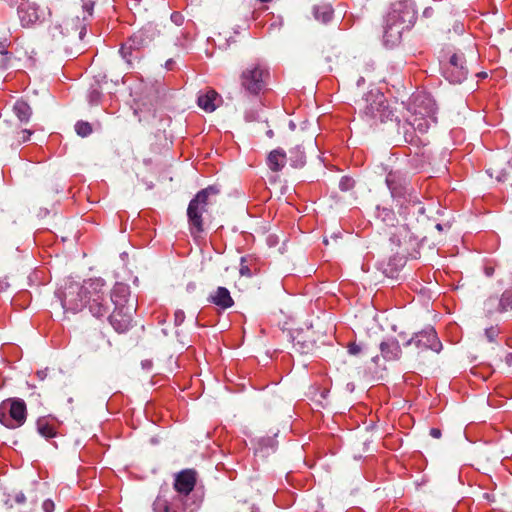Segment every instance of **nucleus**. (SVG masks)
<instances>
[{"label": "nucleus", "instance_id": "obj_1", "mask_svg": "<svg viewBox=\"0 0 512 512\" xmlns=\"http://www.w3.org/2000/svg\"><path fill=\"white\" fill-rule=\"evenodd\" d=\"M196 475L193 470H184L175 477L174 488L177 496L173 502L169 503L162 496H158L153 503L155 512H194L195 507L188 504L187 500L190 492L194 489Z\"/></svg>", "mask_w": 512, "mask_h": 512}, {"label": "nucleus", "instance_id": "obj_2", "mask_svg": "<svg viewBox=\"0 0 512 512\" xmlns=\"http://www.w3.org/2000/svg\"><path fill=\"white\" fill-rule=\"evenodd\" d=\"M82 15L71 13L73 17L62 19L57 17L49 26V34L53 40L61 41L67 37L83 40L86 35V25L88 19L92 16L94 9L93 0H81Z\"/></svg>", "mask_w": 512, "mask_h": 512}, {"label": "nucleus", "instance_id": "obj_3", "mask_svg": "<svg viewBox=\"0 0 512 512\" xmlns=\"http://www.w3.org/2000/svg\"><path fill=\"white\" fill-rule=\"evenodd\" d=\"M416 12L412 2L400 0L391 6L384 25V39L387 43L395 44L401 38L405 29H409L415 22Z\"/></svg>", "mask_w": 512, "mask_h": 512}, {"label": "nucleus", "instance_id": "obj_4", "mask_svg": "<svg viewBox=\"0 0 512 512\" xmlns=\"http://www.w3.org/2000/svg\"><path fill=\"white\" fill-rule=\"evenodd\" d=\"M129 295V287L122 283H117L108 295L111 306H115L114 311L109 315V321L118 332L127 330L132 321L133 305L124 307V303L128 302Z\"/></svg>", "mask_w": 512, "mask_h": 512}, {"label": "nucleus", "instance_id": "obj_5", "mask_svg": "<svg viewBox=\"0 0 512 512\" xmlns=\"http://www.w3.org/2000/svg\"><path fill=\"white\" fill-rule=\"evenodd\" d=\"M360 111L367 121L372 122H386L392 120L394 116V111L387 103L384 94L377 89L365 95Z\"/></svg>", "mask_w": 512, "mask_h": 512}, {"label": "nucleus", "instance_id": "obj_6", "mask_svg": "<svg viewBox=\"0 0 512 512\" xmlns=\"http://www.w3.org/2000/svg\"><path fill=\"white\" fill-rule=\"evenodd\" d=\"M86 289H88L87 308L90 313L97 318L109 317L111 300H109L104 280L89 279L86 281Z\"/></svg>", "mask_w": 512, "mask_h": 512}, {"label": "nucleus", "instance_id": "obj_7", "mask_svg": "<svg viewBox=\"0 0 512 512\" xmlns=\"http://www.w3.org/2000/svg\"><path fill=\"white\" fill-rule=\"evenodd\" d=\"M61 305L65 311L77 313L84 307H87L88 289H86V281L78 283L68 281L57 292Z\"/></svg>", "mask_w": 512, "mask_h": 512}, {"label": "nucleus", "instance_id": "obj_8", "mask_svg": "<svg viewBox=\"0 0 512 512\" xmlns=\"http://www.w3.org/2000/svg\"><path fill=\"white\" fill-rule=\"evenodd\" d=\"M218 191L210 186L199 191L190 201L187 209L188 222L193 235H197L203 231L202 215L207 211L208 197L211 194H217Z\"/></svg>", "mask_w": 512, "mask_h": 512}, {"label": "nucleus", "instance_id": "obj_9", "mask_svg": "<svg viewBox=\"0 0 512 512\" xmlns=\"http://www.w3.org/2000/svg\"><path fill=\"white\" fill-rule=\"evenodd\" d=\"M414 105V111L407 121L415 130L424 133L431 123L436 122L434 103L428 97H416Z\"/></svg>", "mask_w": 512, "mask_h": 512}, {"label": "nucleus", "instance_id": "obj_10", "mask_svg": "<svg viewBox=\"0 0 512 512\" xmlns=\"http://www.w3.org/2000/svg\"><path fill=\"white\" fill-rule=\"evenodd\" d=\"M386 184L392 197L401 205L406 202L417 204V196L413 195V189L410 187L409 181L403 173L399 171H390L386 176Z\"/></svg>", "mask_w": 512, "mask_h": 512}, {"label": "nucleus", "instance_id": "obj_11", "mask_svg": "<svg viewBox=\"0 0 512 512\" xmlns=\"http://www.w3.org/2000/svg\"><path fill=\"white\" fill-rule=\"evenodd\" d=\"M269 72L260 63L248 65L240 75L241 87L249 94H258L266 85Z\"/></svg>", "mask_w": 512, "mask_h": 512}, {"label": "nucleus", "instance_id": "obj_12", "mask_svg": "<svg viewBox=\"0 0 512 512\" xmlns=\"http://www.w3.org/2000/svg\"><path fill=\"white\" fill-rule=\"evenodd\" d=\"M26 420V404L22 399H12L0 405V423L14 429Z\"/></svg>", "mask_w": 512, "mask_h": 512}, {"label": "nucleus", "instance_id": "obj_13", "mask_svg": "<svg viewBox=\"0 0 512 512\" xmlns=\"http://www.w3.org/2000/svg\"><path fill=\"white\" fill-rule=\"evenodd\" d=\"M51 11L46 6H40L35 1L27 0L18 6V16L23 27H31L43 22Z\"/></svg>", "mask_w": 512, "mask_h": 512}, {"label": "nucleus", "instance_id": "obj_14", "mask_svg": "<svg viewBox=\"0 0 512 512\" xmlns=\"http://www.w3.org/2000/svg\"><path fill=\"white\" fill-rule=\"evenodd\" d=\"M443 74L451 83H462L468 75L463 55L453 54L446 64Z\"/></svg>", "mask_w": 512, "mask_h": 512}, {"label": "nucleus", "instance_id": "obj_15", "mask_svg": "<svg viewBox=\"0 0 512 512\" xmlns=\"http://www.w3.org/2000/svg\"><path fill=\"white\" fill-rule=\"evenodd\" d=\"M412 344L419 349H431L435 352H439L442 348V344L435 330L431 327L415 333V335L405 343L406 346Z\"/></svg>", "mask_w": 512, "mask_h": 512}, {"label": "nucleus", "instance_id": "obj_16", "mask_svg": "<svg viewBox=\"0 0 512 512\" xmlns=\"http://www.w3.org/2000/svg\"><path fill=\"white\" fill-rule=\"evenodd\" d=\"M381 355L386 361H397L402 355V350L398 340L387 338L379 345Z\"/></svg>", "mask_w": 512, "mask_h": 512}, {"label": "nucleus", "instance_id": "obj_17", "mask_svg": "<svg viewBox=\"0 0 512 512\" xmlns=\"http://www.w3.org/2000/svg\"><path fill=\"white\" fill-rule=\"evenodd\" d=\"M198 106L206 112H213L221 103V96L215 90L200 93L197 99Z\"/></svg>", "mask_w": 512, "mask_h": 512}, {"label": "nucleus", "instance_id": "obj_18", "mask_svg": "<svg viewBox=\"0 0 512 512\" xmlns=\"http://www.w3.org/2000/svg\"><path fill=\"white\" fill-rule=\"evenodd\" d=\"M209 301L222 309H228L233 306L234 301L230 292L225 287H218L210 296Z\"/></svg>", "mask_w": 512, "mask_h": 512}, {"label": "nucleus", "instance_id": "obj_19", "mask_svg": "<svg viewBox=\"0 0 512 512\" xmlns=\"http://www.w3.org/2000/svg\"><path fill=\"white\" fill-rule=\"evenodd\" d=\"M142 45V39L138 35L132 36L128 41L122 44L119 53L121 57L126 61V63L131 66L132 65V54L133 51L139 49Z\"/></svg>", "mask_w": 512, "mask_h": 512}, {"label": "nucleus", "instance_id": "obj_20", "mask_svg": "<svg viewBox=\"0 0 512 512\" xmlns=\"http://www.w3.org/2000/svg\"><path fill=\"white\" fill-rule=\"evenodd\" d=\"M286 163V154L282 149L271 151L267 157V164L272 171H280Z\"/></svg>", "mask_w": 512, "mask_h": 512}, {"label": "nucleus", "instance_id": "obj_21", "mask_svg": "<svg viewBox=\"0 0 512 512\" xmlns=\"http://www.w3.org/2000/svg\"><path fill=\"white\" fill-rule=\"evenodd\" d=\"M38 433L45 438H53L56 436V427L53 423V419L48 417L39 418L36 422Z\"/></svg>", "mask_w": 512, "mask_h": 512}, {"label": "nucleus", "instance_id": "obj_22", "mask_svg": "<svg viewBox=\"0 0 512 512\" xmlns=\"http://www.w3.org/2000/svg\"><path fill=\"white\" fill-rule=\"evenodd\" d=\"M13 111L21 122H28L32 114V110L28 103L22 100L16 101L13 106Z\"/></svg>", "mask_w": 512, "mask_h": 512}, {"label": "nucleus", "instance_id": "obj_23", "mask_svg": "<svg viewBox=\"0 0 512 512\" xmlns=\"http://www.w3.org/2000/svg\"><path fill=\"white\" fill-rule=\"evenodd\" d=\"M333 16V9L329 4H323L314 7V17L322 23H328Z\"/></svg>", "mask_w": 512, "mask_h": 512}, {"label": "nucleus", "instance_id": "obj_24", "mask_svg": "<svg viewBox=\"0 0 512 512\" xmlns=\"http://www.w3.org/2000/svg\"><path fill=\"white\" fill-rule=\"evenodd\" d=\"M377 218L387 226H395L397 222L396 215L393 210L386 207H377Z\"/></svg>", "mask_w": 512, "mask_h": 512}, {"label": "nucleus", "instance_id": "obj_25", "mask_svg": "<svg viewBox=\"0 0 512 512\" xmlns=\"http://www.w3.org/2000/svg\"><path fill=\"white\" fill-rule=\"evenodd\" d=\"M290 161L291 165L299 168L305 164V153L301 146H296L290 150Z\"/></svg>", "mask_w": 512, "mask_h": 512}, {"label": "nucleus", "instance_id": "obj_26", "mask_svg": "<svg viewBox=\"0 0 512 512\" xmlns=\"http://www.w3.org/2000/svg\"><path fill=\"white\" fill-rule=\"evenodd\" d=\"M512 309V289L505 290L498 304L499 312H506Z\"/></svg>", "mask_w": 512, "mask_h": 512}, {"label": "nucleus", "instance_id": "obj_27", "mask_svg": "<svg viewBox=\"0 0 512 512\" xmlns=\"http://www.w3.org/2000/svg\"><path fill=\"white\" fill-rule=\"evenodd\" d=\"M75 131L78 135L85 137L91 134L92 128L88 122L79 121L75 125Z\"/></svg>", "mask_w": 512, "mask_h": 512}, {"label": "nucleus", "instance_id": "obj_28", "mask_svg": "<svg viewBox=\"0 0 512 512\" xmlns=\"http://www.w3.org/2000/svg\"><path fill=\"white\" fill-rule=\"evenodd\" d=\"M101 92L98 89H91L88 94V99L91 104H97L100 100Z\"/></svg>", "mask_w": 512, "mask_h": 512}, {"label": "nucleus", "instance_id": "obj_29", "mask_svg": "<svg viewBox=\"0 0 512 512\" xmlns=\"http://www.w3.org/2000/svg\"><path fill=\"white\" fill-rule=\"evenodd\" d=\"M236 512H260L254 505H248L246 502L239 504Z\"/></svg>", "mask_w": 512, "mask_h": 512}, {"label": "nucleus", "instance_id": "obj_30", "mask_svg": "<svg viewBox=\"0 0 512 512\" xmlns=\"http://www.w3.org/2000/svg\"><path fill=\"white\" fill-rule=\"evenodd\" d=\"M485 336L489 342H493L495 338L498 336V330L494 327H490L485 330Z\"/></svg>", "mask_w": 512, "mask_h": 512}, {"label": "nucleus", "instance_id": "obj_31", "mask_svg": "<svg viewBox=\"0 0 512 512\" xmlns=\"http://www.w3.org/2000/svg\"><path fill=\"white\" fill-rule=\"evenodd\" d=\"M185 314L182 310H177L174 314V322L176 326L181 325L184 322Z\"/></svg>", "mask_w": 512, "mask_h": 512}, {"label": "nucleus", "instance_id": "obj_32", "mask_svg": "<svg viewBox=\"0 0 512 512\" xmlns=\"http://www.w3.org/2000/svg\"><path fill=\"white\" fill-rule=\"evenodd\" d=\"M342 190H349L353 186V182L349 178H342L339 184Z\"/></svg>", "mask_w": 512, "mask_h": 512}, {"label": "nucleus", "instance_id": "obj_33", "mask_svg": "<svg viewBox=\"0 0 512 512\" xmlns=\"http://www.w3.org/2000/svg\"><path fill=\"white\" fill-rule=\"evenodd\" d=\"M32 133H33V132H32L31 130H27V129L22 130V131L20 132L21 136L19 137V141H20V142H26V141H28V140L30 139V136L32 135Z\"/></svg>", "mask_w": 512, "mask_h": 512}, {"label": "nucleus", "instance_id": "obj_34", "mask_svg": "<svg viewBox=\"0 0 512 512\" xmlns=\"http://www.w3.org/2000/svg\"><path fill=\"white\" fill-rule=\"evenodd\" d=\"M42 507H43V510L45 512H52L54 510V502L52 500H49V499L45 500L43 502Z\"/></svg>", "mask_w": 512, "mask_h": 512}, {"label": "nucleus", "instance_id": "obj_35", "mask_svg": "<svg viewBox=\"0 0 512 512\" xmlns=\"http://www.w3.org/2000/svg\"><path fill=\"white\" fill-rule=\"evenodd\" d=\"M171 20L176 24V25H181L182 22H183V16L178 13V12H175L171 15Z\"/></svg>", "mask_w": 512, "mask_h": 512}, {"label": "nucleus", "instance_id": "obj_36", "mask_svg": "<svg viewBox=\"0 0 512 512\" xmlns=\"http://www.w3.org/2000/svg\"><path fill=\"white\" fill-rule=\"evenodd\" d=\"M348 351L350 354L356 355V354L360 353L361 347L355 343H352L348 346Z\"/></svg>", "mask_w": 512, "mask_h": 512}, {"label": "nucleus", "instance_id": "obj_37", "mask_svg": "<svg viewBox=\"0 0 512 512\" xmlns=\"http://www.w3.org/2000/svg\"><path fill=\"white\" fill-rule=\"evenodd\" d=\"M495 178L498 182H505L507 180V173L505 171L497 172Z\"/></svg>", "mask_w": 512, "mask_h": 512}, {"label": "nucleus", "instance_id": "obj_38", "mask_svg": "<svg viewBox=\"0 0 512 512\" xmlns=\"http://www.w3.org/2000/svg\"><path fill=\"white\" fill-rule=\"evenodd\" d=\"M241 262L243 263L244 262V258H241ZM240 273L241 275H246V276H250V270L247 266L245 265H241V268H240Z\"/></svg>", "mask_w": 512, "mask_h": 512}, {"label": "nucleus", "instance_id": "obj_39", "mask_svg": "<svg viewBox=\"0 0 512 512\" xmlns=\"http://www.w3.org/2000/svg\"><path fill=\"white\" fill-rule=\"evenodd\" d=\"M37 377L40 379V380H44L46 377H47V374H48V369H43V370H39L37 371Z\"/></svg>", "mask_w": 512, "mask_h": 512}, {"label": "nucleus", "instance_id": "obj_40", "mask_svg": "<svg viewBox=\"0 0 512 512\" xmlns=\"http://www.w3.org/2000/svg\"><path fill=\"white\" fill-rule=\"evenodd\" d=\"M430 435L433 437V438H440L441 437V431L438 429V428H432L430 430Z\"/></svg>", "mask_w": 512, "mask_h": 512}, {"label": "nucleus", "instance_id": "obj_41", "mask_svg": "<svg viewBox=\"0 0 512 512\" xmlns=\"http://www.w3.org/2000/svg\"><path fill=\"white\" fill-rule=\"evenodd\" d=\"M15 500L17 503L22 504L25 502L26 498L25 495L22 492H20L16 495Z\"/></svg>", "mask_w": 512, "mask_h": 512}, {"label": "nucleus", "instance_id": "obj_42", "mask_svg": "<svg viewBox=\"0 0 512 512\" xmlns=\"http://www.w3.org/2000/svg\"><path fill=\"white\" fill-rule=\"evenodd\" d=\"M173 64H174V61L172 59H169V60L166 61L165 67L167 69H172Z\"/></svg>", "mask_w": 512, "mask_h": 512}, {"label": "nucleus", "instance_id": "obj_43", "mask_svg": "<svg viewBox=\"0 0 512 512\" xmlns=\"http://www.w3.org/2000/svg\"><path fill=\"white\" fill-rule=\"evenodd\" d=\"M492 273H493V269H492V268H486V274H487L488 276H491V275H492Z\"/></svg>", "mask_w": 512, "mask_h": 512}, {"label": "nucleus", "instance_id": "obj_44", "mask_svg": "<svg viewBox=\"0 0 512 512\" xmlns=\"http://www.w3.org/2000/svg\"><path fill=\"white\" fill-rule=\"evenodd\" d=\"M418 212L420 214H424L425 213V208L423 206H420L419 209H418Z\"/></svg>", "mask_w": 512, "mask_h": 512}, {"label": "nucleus", "instance_id": "obj_45", "mask_svg": "<svg viewBox=\"0 0 512 512\" xmlns=\"http://www.w3.org/2000/svg\"><path fill=\"white\" fill-rule=\"evenodd\" d=\"M363 82H364V78H363V77H360V78L358 79V81H357V85H358V86H360V85H361V83H363Z\"/></svg>", "mask_w": 512, "mask_h": 512}, {"label": "nucleus", "instance_id": "obj_46", "mask_svg": "<svg viewBox=\"0 0 512 512\" xmlns=\"http://www.w3.org/2000/svg\"><path fill=\"white\" fill-rule=\"evenodd\" d=\"M487 172L489 173V175H490L491 177H493V176H494V171H493V169H489Z\"/></svg>", "mask_w": 512, "mask_h": 512}, {"label": "nucleus", "instance_id": "obj_47", "mask_svg": "<svg viewBox=\"0 0 512 512\" xmlns=\"http://www.w3.org/2000/svg\"><path fill=\"white\" fill-rule=\"evenodd\" d=\"M378 359H379V356H375V357H373L372 360H373V362L377 363Z\"/></svg>", "mask_w": 512, "mask_h": 512}, {"label": "nucleus", "instance_id": "obj_48", "mask_svg": "<svg viewBox=\"0 0 512 512\" xmlns=\"http://www.w3.org/2000/svg\"><path fill=\"white\" fill-rule=\"evenodd\" d=\"M436 228H437L438 230H442V225H441V224H437V225H436Z\"/></svg>", "mask_w": 512, "mask_h": 512}]
</instances>
